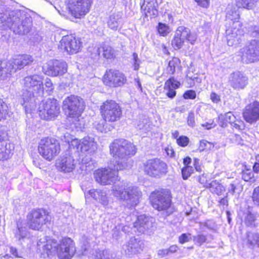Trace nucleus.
<instances>
[{
	"mask_svg": "<svg viewBox=\"0 0 259 259\" xmlns=\"http://www.w3.org/2000/svg\"><path fill=\"white\" fill-rule=\"evenodd\" d=\"M102 118L108 122H115L122 115V110L118 104L113 100H107L100 106Z\"/></svg>",
	"mask_w": 259,
	"mask_h": 259,
	"instance_id": "nucleus-10",
	"label": "nucleus"
},
{
	"mask_svg": "<svg viewBox=\"0 0 259 259\" xmlns=\"http://www.w3.org/2000/svg\"><path fill=\"white\" fill-rule=\"evenodd\" d=\"M142 169L149 177L160 178L167 172V165L159 159H151L143 163Z\"/></svg>",
	"mask_w": 259,
	"mask_h": 259,
	"instance_id": "nucleus-7",
	"label": "nucleus"
},
{
	"mask_svg": "<svg viewBox=\"0 0 259 259\" xmlns=\"http://www.w3.org/2000/svg\"><path fill=\"white\" fill-rule=\"evenodd\" d=\"M41 242L37 243L39 249L44 257L57 254L59 259H71L74 255L76 249L74 241L70 238L65 237L57 242L55 240H49L42 245L41 250Z\"/></svg>",
	"mask_w": 259,
	"mask_h": 259,
	"instance_id": "nucleus-2",
	"label": "nucleus"
},
{
	"mask_svg": "<svg viewBox=\"0 0 259 259\" xmlns=\"http://www.w3.org/2000/svg\"><path fill=\"white\" fill-rule=\"evenodd\" d=\"M101 190L100 189H91L88 192V194L92 197L94 199L96 200V199H99V195L100 194V192Z\"/></svg>",
	"mask_w": 259,
	"mask_h": 259,
	"instance_id": "nucleus-58",
	"label": "nucleus"
},
{
	"mask_svg": "<svg viewBox=\"0 0 259 259\" xmlns=\"http://www.w3.org/2000/svg\"><path fill=\"white\" fill-rule=\"evenodd\" d=\"M180 82L172 77L167 80L164 85V90L166 91V96L173 99L176 95L175 89L179 88Z\"/></svg>",
	"mask_w": 259,
	"mask_h": 259,
	"instance_id": "nucleus-29",
	"label": "nucleus"
},
{
	"mask_svg": "<svg viewBox=\"0 0 259 259\" xmlns=\"http://www.w3.org/2000/svg\"><path fill=\"white\" fill-rule=\"evenodd\" d=\"M95 256L97 259H113L112 254L107 250L97 251Z\"/></svg>",
	"mask_w": 259,
	"mask_h": 259,
	"instance_id": "nucleus-45",
	"label": "nucleus"
},
{
	"mask_svg": "<svg viewBox=\"0 0 259 259\" xmlns=\"http://www.w3.org/2000/svg\"><path fill=\"white\" fill-rule=\"evenodd\" d=\"M108 27L114 31H116L121 26V16L119 14H113L111 15L107 21Z\"/></svg>",
	"mask_w": 259,
	"mask_h": 259,
	"instance_id": "nucleus-34",
	"label": "nucleus"
},
{
	"mask_svg": "<svg viewBox=\"0 0 259 259\" xmlns=\"http://www.w3.org/2000/svg\"><path fill=\"white\" fill-rule=\"evenodd\" d=\"M203 127H204L207 130H209L213 127H214L215 124H214L213 121H209V122H206L204 123L201 124Z\"/></svg>",
	"mask_w": 259,
	"mask_h": 259,
	"instance_id": "nucleus-64",
	"label": "nucleus"
},
{
	"mask_svg": "<svg viewBox=\"0 0 259 259\" xmlns=\"http://www.w3.org/2000/svg\"><path fill=\"white\" fill-rule=\"evenodd\" d=\"M32 19L22 10L6 11L0 13V29H11L15 34L25 35L32 28Z\"/></svg>",
	"mask_w": 259,
	"mask_h": 259,
	"instance_id": "nucleus-1",
	"label": "nucleus"
},
{
	"mask_svg": "<svg viewBox=\"0 0 259 259\" xmlns=\"http://www.w3.org/2000/svg\"><path fill=\"white\" fill-rule=\"evenodd\" d=\"M242 61L245 63L254 62L259 59V40H251L240 51Z\"/></svg>",
	"mask_w": 259,
	"mask_h": 259,
	"instance_id": "nucleus-15",
	"label": "nucleus"
},
{
	"mask_svg": "<svg viewBox=\"0 0 259 259\" xmlns=\"http://www.w3.org/2000/svg\"><path fill=\"white\" fill-rule=\"evenodd\" d=\"M180 64V60L178 58L174 57L168 62L166 69L167 72L170 74H173L176 71V68Z\"/></svg>",
	"mask_w": 259,
	"mask_h": 259,
	"instance_id": "nucleus-40",
	"label": "nucleus"
},
{
	"mask_svg": "<svg viewBox=\"0 0 259 259\" xmlns=\"http://www.w3.org/2000/svg\"><path fill=\"white\" fill-rule=\"evenodd\" d=\"M252 199L254 202L259 206V186L254 189Z\"/></svg>",
	"mask_w": 259,
	"mask_h": 259,
	"instance_id": "nucleus-57",
	"label": "nucleus"
},
{
	"mask_svg": "<svg viewBox=\"0 0 259 259\" xmlns=\"http://www.w3.org/2000/svg\"><path fill=\"white\" fill-rule=\"evenodd\" d=\"M143 247V242L142 240L132 237L129 240L128 244L125 246L124 250L126 254L132 255L140 252Z\"/></svg>",
	"mask_w": 259,
	"mask_h": 259,
	"instance_id": "nucleus-28",
	"label": "nucleus"
},
{
	"mask_svg": "<svg viewBox=\"0 0 259 259\" xmlns=\"http://www.w3.org/2000/svg\"><path fill=\"white\" fill-rule=\"evenodd\" d=\"M15 236L19 241L29 237V233L27 231L26 225L22 222L17 223V229L15 232Z\"/></svg>",
	"mask_w": 259,
	"mask_h": 259,
	"instance_id": "nucleus-33",
	"label": "nucleus"
},
{
	"mask_svg": "<svg viewBox=\"0 0 259 259\" xmlns=\"http://www.w3.org/2000/svg\"><path fill=\"white\" fill-rule=\"evenodd\" d=\"M194 169L192 166H185L182 169V174L183 179L187 180L193 172Z\"/></svg>",
	"mask_w": 259,
	"mask_h": 259,
	"instance_id": "nucleus-49",
	"label": "nucleus"
},
{
	"mask_svg": "<svg viewBox=\"0 0 259 259\" xmlns=\"http://www.w3.org/2000/svg\"><path fill=\"white\" fill-rule=\"evenodd\" d=\"M107 121H105L103 118V119H99V120L95 121L94 123V127L98 131L101 133H106L107 130L106 128Z\"/></svg>",
	"mask_w": 259,
	"mask_h": 259,
	"instance_id": "nucleus-42",
	"label": "nucleus"
},
{
	"mask_svg": "<svg viewBox=\"0 0 259 259\" xmlns=\"http://www.w3.org/2000/svg\"><path fill=\"white\" fill-rule=\"evenodd\" d=\"M199 229L202 231H205L206 229L214 230L216 227L215 223L212 220H207L203 222H200Z\"/></svg>",
	"mask_w": 259,
	"mask_h": 259,
	"instance_id": "nucleus-44",
	"label": "nucleus"
},
{
	"mask_svg": "<svg viewBox=\"0 0 259 259\" xmlns=\"http://www.w3.org/2000/svg\"><path fill=\"white\" fill-rule=\"evenodd\" d=\"M93 0H68V7L74 18H79L89 11Z\"/></svg>",
	"mask_w": 259,
	"mask_h": 259,
	"instance_id": "nucleus-19",
	"label": "nucleus"
},
{
	"mask_svg": "<svg viewBox=\"0 0 259 259\" xmlns=\"http://www.w3.org/2000/svg\"><path fill=\"white\" fill-rule=\"evenodd\" d=\"M156 0H144L141 9L146 17L152 18L158 14Z\"/></svg>",
	"mask_w": 259,
	"mask_h": 259,
	"instance_id": "nucleus-27",
	"label": "nucleus"
},
{
	"mask_svg": "<svg viewBox=\"0 0 259 259\" xmlns=\"http://www.w3.org/2000/svg\"><path fill=\"white\" fill-rule=\"evenodd\" d=\"M240 16L239 13L234 10H232L230 7H228L227 12L226 15V21H227V24H230L232 23V21H239Z\"/></svg>",
	"mask_w": 259,
	"mask_h": 259,
	"instance_id": "nucleus-37",
	"label": "nucleus"
},
{
	"mask_svg": "<svg viewBox=\"0 0 259 259\" xmlns=\"http://www.w3.org/2000/svg\"><path fill=\"white\" fill-rule=\"evenodd\" d=\"M112 191L114 197L123 201L129 207L136 206L142 195V192L138 187L127 186L124 183L114 185Z\"/></svg>",
	"mask_w": 259,
	"mask_h": 259,
	"instance_id": "nucleus-5",
	"label": "nucleus"
},
{
	"mask_svg": "<svg viewBox=\"0 0 259 259\" xmlns=\"http://www.w3.org/2000/svg\"><path fill=\"white\" fill-rule=\"evenodd\" d=\"M196 40V35L192 34L189 28L181 26L175 32L171 45L175 50H179L182 48L185 40L193 44Z\"/></svg>",
	"mask_w": 259,
	"mask_h": 259,
	"instance_id": "nucleus-13",
	"label": "nucleus"
},
{
	"mask_svg": "<svg viewBox=\"0 0 259 259\" xmlns=\"http://www.w3.org/2000/svg\"><path fill=\"white\" fill-rule=\"evenodd\" d=\"M187 124L189 126L194 127L195 125V115L193 112H190L187 117Z\"/></svg>",
	"mask_w": 259,
	"mask_h": 259,
	"instance_id": "nucleus-55",
	"label": "nucleus"
},
{
	"mask_svg": "<svg viewBox=\"0 0 259 259\" xmlns=\"http://www.w3.org/2000/svg\"><path fill=\"white\" fill-rule=\"evenodd\" d=\"M196 97L195 91L193 90H188L183 94V98L185 99H194Z\"/></svg>",
	"mask_w": 259,
	"mask_h": 259,
	"instance_id": "nucleus-54",
	"label": "nucleus"
},
{
	"mask_svg": "<svg viewBox=\"0 0 259 259\" xmlns=\"http://www.w3.org/2000/svg\"><path fill=\"white\" fill-rule=\"evenodd\" d=\"M44 73L49 76L62 75L67 71V64L63 61L51 60L42 66Z\"/></svg>",
	"mask_w": 259,
	"mask_h": 259,
	"instance_id": "nucleus-20",
	"label": "nucleus"
},
{
	"mask_svg": "<svg viewBox=\"0 0 259 259\" xmlns=\"http://www.w3.org/2000/svg\"><path fill=\"white\" fill-rule=\"evenodd\" d=\"M69 149L74 151V154L77 153L79 150L82 152L92 154L97 150V144L93 138L86 137L81 140L76 139L72 140L69 145Z\"/></svg>",
	"mask_w": 259,
	"mask_h": 259,
	"instance_id": "nucleus-14",
	"label": "nucleus"
},
{
	"mask_svg": "<svg viewBox=\"0 0 259 259\" xmlns=\"http://www.w3.org/2000/svg\"><path fill=\"white\" fill-rule=\"evenodd\" d=\"M248 78L243 72L235 71L231 73L229 77L230 85L235 90H239L244 89L248 84Z\"/></svg>",
	"mask_w": 259,
	"mask_h": 259,
	"instance_id": "nucleus-25",
	"label": "nucleus"
},
{
	"mask_svg": "<svg viewBox=\"0 0 259 259\" xmlns=\"http://www.w3.org/2000/svg\"><path fill=\"white\" fill-rule=\"evenodd\" d=\"M32 56L28 55H18L12 59L9 60L12 63L13 71H15L17 69H21L24 66L30 64L33 61Z\"/></svg>",
	"mask_w": 259,
	"mask_h": 259,
	"instance_id": "nucleus-26",
	"label": "nucleus"
},
{
	"mask_svg": "<svg viewBox=\"0 0 259 259\" xmlns=\"http://www.w3.org/2000/svg\"><path fill=\"white\" fill-rule=\"evenodd\" d=\"M14 146L6 141H0V160L9 159L13 154Z\"/></svg>",
	"mask_w": 259,
	"mask_h": 259,
	"instance_id": "nucleus-30",
	"label": "nucleus"
},
{
	"mask_svg": "<svg viewBox=\"0 0 259 259\" xmlns=\"http://www.w3.org/2000/svg\"><path fill=\"white\" fill-rule=\"evenodd\" d=\"M103 81L107 85L116 87L123 85L126 81V78L119 71L110 69L105 74Z\"/></svg>",
	"mask_w": 259,
	"mask_h": 259,
	"instance_id": "nucleus-22",
	"label": "nucleus"
},
{
	"mask_svg": "<svg viewBox=\"0 0 259 259\" xmlns=\"http://www.w3.org/2000/svg\"><path fill=\"white\" fill-rule=\"evenodd\" d=\"M235 138V141L237 144L240 145L241 146L244 145L245 144L244 140L240 135H236Z\"/></svg>",
	"mask_w": 259,
	"mask_h": 259,
	"instance_id": "nucleus-63",
	"label": "nucleus"
},
{
	"mask_svg": "<svg viewBox=\"0 0 259 259\" xmlns=\"http://www.w3.org/2000/svg\"><path fill=\"white\" fill-rule=\"evenodd\" d=\"M29 227L38 230L48 220V213L42 209H34L27 215Z\"/></svg>",
	"mask_w": 259,
	"mask_h": 259,
	"instance_id": "nucleus-18",
	"label": "nucleus"
},
{
	"mask_svg": "<svg viewBox=\"0 0 259 259\" xmlns=\"http://www.w3.org/2000/svg\"><path fill=\"white\" fill-rule=\"evenodd\" d=\"M236 5L238 8L247 9H252L256 2V0H235Z\"/></svg>",
	"mask_w": 259,
	"mask_h": 259,
	"instance_id": "nucleus-38",
	"label": "nucleus"
},
{
	"mask_svg": "<svg viewBox=\"0 0 259 259\" xmlns=\"http://www.w3.org/2000/svg\"><path fill=\"white\" fill-rule=\"evenodd\" d=\"M246 239L249 245L257 244L259 246V234L249 232L247 234Z\"/></svg>",
	"mask_w": 259,
	"mask_h": 259,
	"instance_id": "nucleus-41",
	"label": "nucleus"
},
{
	"mask_svg": "<svg viewBox=\"0 0 259 259\" xmlns=\"http://www.w3.org/2000/svg\"><path fill=\"white\" fill-rule=\"evenodd\" d=\"M72 150L67 151L64 155L58 159L56 163L57 168L61 172L69 173L72 172L79 164L74 158Z\"/></svg>",
	"mask_w": 259,
	"mask_h": 259,
	"instance_id": "nucleus-17",
	"label": "nucleus"
},
{
	"mask_svg": "<svg viewBox=\"0 0 259 259\" xmlns=\"http://www.w3.org/2000/svg\"><path fill=\"white\" fill-rule=\"evenodd\" d=\"M227 26L226 30L228 45L230 46L237 45L240 43V39L244 33L242 24L239 21H232Z\"/></svg>",
	"mask_w": 259,
	"mask_h": 259,
	"instance_id": "nucleus-16",
	"label": "nucleus"
},
{
	"mask_svg": "<svg viewBox=\"0 0 259 259\" xmlns=\"http://www.w3.org/2000/svg\"><path fill=\"white\" fill-rule=\"evenodd\" d=\"M8 107L3 100L0 99V121L6 118L8 114Z\"/></svg>",
	"mask_w": 259,
	"mask_h": 259,
	"instance_id": "nucleus-46",
	"label": "nucleus"
},
{
	"mask_svg": "<svg viewBox=\"0 0 259 259\" xmlns=\"http://www.w3.org/2000/svg\"><path fill=\"white\" fill-rule=\"evenodd\" d=\"M23 84L26 89L23 90L22 94L21 104L28 111L33 110L35 107L36 98L34 94L39 96L43 94L44 86L42 78L37 74L27 76L24 78Z\"/></svg>",
	"mask_w": 259,
	"mask_h": 259,
	"instance_id": "nucleus-3",
	"label": "nucleus"
},
{
	"mask_svg": "<svg viewBox=\"0 0 259 259\" xmlns=\"http://www.w3.org/2000/svg\"><path fill=\"white\" fill-rule=\"evenodd\" d=\"M157 29L160 35L163 36H166L170 31L168 26L161 22L158 23Z\"/></svg>",
	"mask_w": 259,
	"mask_h": 259,
	"instance_id": "nucleus-47",
	"label": "nucleus"
},
{
	"mask_svg": "<svg viewBox=\"0 0 259 259\" xmlns=\"http://www.w3.org/2000/svg\"><path fill=\"white\" fill-rule=\"evenodd\" d=\"M81 47V42L80 40L72 35L63 36L59 45L61 50L66 52L68 54L78 52Z\"/></svg>",
	"mask_w": 259,
	"mask_h": 259,
	"instance_id": "nucleus-21",
	"label": "nucleus"
},
{
	"mask_svg": "<svg viewBox=\"0 0 259 259\" xmlns=\"http://www.w3.org/2000/svg\"><path fill=\"white\" fill-rule=\"evenodd\" d=\"M209 237L210 238V240L208 239L207 236L202 234H199L193 236V240L195 244L201 246L204 243L209 242L212 239L211 235Z\"/></svg>",
	"mask_w": 259,
	"mask_h": 259,
	"instance_id": "nucleus-39",
	"label": "nucleus"
},
{
	"mask_svg": "<svg viewBox=\"0 0 259 259\" xmlns=\"http://www.w3.org/2000/svg\"><path fill=\"white\" fill-rule=\"evenodd\" d=\"M152 206L158 211L167 210L171 205L169 192L167 190H161L152 192L150 195Z\"/></svg>",
	"mask_w": 259,
	"mask_h": 259,
	"instance_id": "nucleus-12",
	"label": "nucleus"
},
{
	"mask_svg": "<svg viewBox=\"0 0 259 259\" xmlns=\"http://www.w3.org/2000/svg\"><path fill=\"white\" fill-rule=\"evenodd\" d=\"M213 147V146L211 143L206 140H202L200 141L198 150L201 152L205 150H210Z\"/></svg>",
	"mask_w": 259,
	"mask_h": 259,
	"instance_id": "nucleus-48",
	"label": "nucleus"
},
{
	"mask_svg": "<svg viewBox=\"0 0 259 259\" xmlns=\"http://www.w3.org/2000/svg\"><path fill=\"white\" fill-rule=\"evenodd\" d=\"M38 150L44 158L50 161L60 153V144L54 138H45L40 141Z\"/></svg>",
	"mask_w": 259,
	"mask_h": 259,
	"instance_id": "nucleus-6",
	"label": "nucleus"
},
{
	"mask_svg": "<svg viewBox=\"0 0 259 259\" xmlns=\"http://www.w3.org/2000/svg\"><path fill=\"white\" fill-rule=\"evenodd\" d=\"M198 181L201 184L203 185V186L206 188V185H208L209 182H208L206 177L204 174L199 176L197 178Z\"/></svg>",
	"mask_w": 259,
	"mask_h": 259,
	"instance_id": "nucleus-60",
	"label": "nucleus"
},
{
	"mask_svg": "<svg viewBox=\"0 0 259 259\" xmlns=\"http://www.w3.org/2000/svg\"><path fill=\"white\" fill-rule=\"evenodd\" d=\"M97 201H99L104 206H107L108 204V199L105 192L101 190L99 195V199H96Z\"/></svg>",
	"mask_w": 259,
	"mask_h": 259,
	"instance_id": "nucleus-51",
	"label": "nucleus"
},
{
	"mask_svg": "<svg viewBox=\"0 0 259 259\" xmlns=\"http://www.w3.org/2000/svg\"><path fill=\"white\" fill-rule=\"evenodd\" d=\"M189 142V139L185 136H182L179 137L177 139V144L183 147H186L188 145Z\"/></svg>",
	"mask_w": 259,
	"mask_h": 259,
	"instance_id": "nucleus-53",
	"label": "nucleus"
},
{
	"mask_svg": "<svg viewBox=\"0 0 259 259\" xmlns=\"http://www.w3.org/2000/svg\"><path fill=\"white\" fill-rule=\"evenodd\" d=\"M102 51L103 57L107 59H112L115 57L114 50L109 46H104L102 48Z\"/></svg>",
	"mask_w": 259,
	"mask_h": 259,
	"instance_id": "nucleus-43",
	"label": "nucleus"
},
{
	"mask_svg": "<svg viewBox=\"0 0 259 259\" xmlns=\"http://www.w3.org/2000/svg\"><path fill=\"white\" fill-rule=\"evenodd\" d=\"M10 252L11 254L15 257H21V253L18 251L16 247L11 246L10 247Z\"/></svg>",
	"mask_w": 259,
	"mask_h": 259,
	"instance_id": "nucleus-61",
	"label": "nucleus"
},
{
	"mask_svg": "<svg viewBox=\"0 0 259 259\" xmlns=\"http://www.w3.org/2000/svg\"><path fill=\"white\" fill-rule=\"evenodd\" d=\"M206 188H208L211 193L218 195H223L225 192L224 187L217 180H213L209 182L208 185H206Z\"/></svg>",
	"mask_w": 259,
	"mask_h": 259,
	"instance_id": "nucleus-35",
	"label": "nucleus"
},
{
	"mask_svg": "<svg viewBox=\"0 0 259 259\" xmlns=\"http://www.w3.org/2000/svg\"><path fill=\"white\" fill-rule=\"evenodd\" d=\"M38 112L41 119L47 120L52 119L60 113L59 104L55 99L44 100L39 105Z\"/></svg>",
	"mask_w": 259,
	"mask_h": 259,
	"instance_id": "nucleus-9",
	"label": "nucleus"
},
{
	"mask_svg": "<svg viewBox=\"0 0 259 259\" xmlns=\"http://www.w3.org/2000/svg\"><path fill=\"white\" fill-rule=\"evenodd\" d=\"M110 153L115 159V168L124 169L130 167L128 158L136 153L135 146L130 142L123 139H116L109 146Z\"/></svg>",
	"mask_w": 259,
	"mask_h": 259,
	"instance_id": "nucleus-4",
	"label": "nucleus"
},
{
	"mask_svg": "<svg viewBox=\"0 0 259 259\" xmlns=\"http://www.w3.org/2000/svg\"><path fill=\"white\" fill-rule=\"evenodd\" d=\"M132 60L134 69L135 70H139L140 68V64L141 63V60L138 58V56L137 53H134L133 54Z\"/></svg>",
	"mask_w": 259,
	"mask_h": 259,
	"instance_id": "nucleus-52",
	"label": "nucleus"
},
{
	"mask_svg": "<svg viewBox=\"0 0 259 259\" xmlns=\"http://www.w3.org/2000/svg\"><path fill=\"white\" fill-rule=\"evenodd\" d=\"M191 236L190 234H182L179 238V242L181 244H183L185 242H187L190 240V237Z\"/></svg>",
	"mask_w": 259,
	"mask_h": 259,
	"instance_id": "nucleus-59",
	"label": "nucleus"
},
{
	"mask_svg": "<svg viewBox=\"0 0 259 259\" xmlns=\"http://www.w3.org/2000/svg\"><path fill=\"white\" fill-rule=\"evenodd\" d=\"M115 165L116 164H114L113 167L111 166L96 170L94 173L96 181L102 185H107L119 181L118 171L119 169L115 168Z\"/></svg>",
	"mask_w": 259,
	"mask_h": 259,
	"instance_id": "nucleus-11",
	"label": "nucleus"
},
{
	"mask_svg": "<svg viewBox=\"0 0 259 259\" xmlns=\"http://www.w3.org/2000/svg\"><path fill=\"white\" fill-rule=\"evenodd\" d=\"M254 178L253 172L250 169H245L242 172V178L245 181H251Z\"/></svg>",
	"mask_w": 259,
	"mask_h": 259,
	"instance_id": "nucleus-50",
	"label": "nucleus"
},
{
	"mask_svg": "<svg viewBox=\"0 0 259 259\" xmlns=\"http://www.w3.org/2000/svg\"><path fill=\"white\" fill-rule=\"evenodd\" d=\"M134 227L139 233H145L155 228V220L151 217L141 215L137 218Z\"/></svg>",
	"mask_w": 259,
	"mask_h": 259,
	"instance_id": "nucleus-23",
	"label": "nucleus"
},
{
	"mask_svg": "<svg viewBox=\"0 0 259 259\" xmlns=\"http://www.w3.org/2000/svg\"><path fill=\"white\" fill-rule=\"evenodd\" d=\"M45 88H44V90L46 89V91L49 94H50V93L54 89L53 84L51 80L49 78H47L45 79Z\"/></svg>",
	"mask_w": 259,
	"mask_h": 259,
	"instance_id": "nucleus-56",
	"label": "nucleus"
},
{
	"mask_svg": "<svg viewBox=\"0 0 259 259\" xmlns=\"http://www.w3.org/2000/svg\"><path fill=\"white\" fill-rule=\"evenodd\" d=\"M239 217L247 226H254L256 217L249 208L240 210L238 213Z\"/></svg>",
	"mask_w": 259,
	"mask_h": 259,
	"instance_id": "nucleus-32",
	"label": "nucleus"
},
{
	"mask_svg": "<svg viewBox=\"0 0 259 259\" xmlns=\"http://www.w3.org/2000/svg\"><path fill=\"white\" fill-rule=\"evenodd\" d=\"M224 118L225 121L230 123L233 128L238 131L244 129V122L240 119H237L232 112H229L225 114Z\"/></svg>",
	"mask_w": 259,
	"mask_h": 259,
	"instance_id": "nucleus-31",
	"label": "nucleus"
},
{
	"mask_svg": "<svg viewBox=\"0 0 259 259\" xmlns=\"http://www.w3.org/2000/svg\"><path fill=\"white\" fill-rule=\"evenodd\" d=\"M243 117L249 123L256 122L259 119V102L255 101L247 105L243 109Z\"/></svg>",
	"mask_w": 259,
	"mask_h": 259,
	"instance_id": "nucleus-24",
	"label": "nucleus"
},
{
	"mask_svg": "<svg viewBox=\"0 0 259 259\" xmlns=\"http://www.w3.org/2000/svg\"><path fill=\"white\" fill-rule=\"evenodd\" d=\"M13 71L12 63L9 61L0 60V78L4 79L7 74Z\"/></svg>",
	"mask_w": 259,
	"mask_h": 259,
	"instance_id": "nucleus-36",
	"label": "nucleus"
},
{
	"mask_svg": "<svg viewBox=\"0 0 259 259\" xmlns=\"http://www.w3.org/2000/svg\"><path fill=\"white\" fill-rule=\"evenodd\" d=\"M83 100L79 97L71 95L63 101V108L68 116L78 118L84 109Z\"/></svg>",
	"mask_w": 259,
	"mask_h": 259,
	"instance_id": "nucleus-8",
	"label": "nucleus"
},
{
	"mask_svg": "<svg viewBox=\"0 0 259 259\" xmlns=\"http://www.w3.org/2000/svg\"><path fill=\"white\" fill-rule=\"evenodd\" d=\"M210 98L212 102L215 103H218L221 100L220 96L214 92L211 93Z\"/></svg>",
	"mask_w": 259,
	"mask_h": 259,
	"instance_id": "nucleus-62",
	"label": "nucleus"
}]
</instances>
